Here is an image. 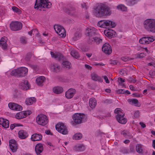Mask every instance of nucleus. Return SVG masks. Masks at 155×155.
Instances as JSON below:
<instances>
[{
    "mask_svg": "<svg viewBox=\"0 0 155 155\" xmlns=\"http://www.w3.org/2000/svg\"><path fill=\"white\" fill-rule=\"evenodd\" d=\"M94 15L97 17L100 18L111 14L110 11L107 6L104 5L98 6L94 9Z\"/></svg>",
    "mask_w": 155,
    "mask_h": 155,
    "instance_id": "obj_1",
    "label": "nucleus"
},
{
    "mask_svg": "<svg viewBox=\"0 0 155 155\" xmlns=\"http://www.w3.org/2000/svg\"><path fill=\"white\" fill-rule=\"evenodd\" d=\"M145 29L149 32L155 33V20L149 19L146 20L143 23Z\"/></svg>",
    "mask_w": 155,
    "mask_h": 155,
    "instance_id": "obj_2",
    "label": "nucleus"
},
{
    "mask_svg": "<svg viewBox=\"0 0 155 155\" xmlns=\"http://www.w3.org/2000/svg\"><path fill=\"white\" fill-rule=\"evenodd\" d=\"M51 5V3L48 0H36L34 8L41 10L42 8H49Z\"/></svg>",
    "mask_w": 155,
    "mask_h": 155,
    "instance_id": "obj_3",
    "label": "nucleus"
},
{
    "mask_svg": "<svg viewBox=\"0 0 155 155\" xmlns=\"http://www.w3.org/2000/svg\"><path fill=\"white\" fill-rule=\"evenodd\" d=\"M28 71L27 68L24 67H20L13 70L11 74L17 77H22L27 74Z\"/></svg>",
    "mask_w": 155,
    "mask_h": 155,
    "instance_id": "obj_4",
    "label": "nucleus"
},
{
    "mask_svg": "<svg viewBox=\"0 0 155 155\" xmlns=\"http://www.w3.org/2000/svg\"><path fill=\"white\" fill-rule=\"evenodd\" d=\"M114 113L117 114L116 116L118 122L121 124H125L127 122V119L124 117V114L123 110L120 108H117L115 109Z\"/></svg>",
    "mask_w": 155,
    "mask_h": 155,
    "instance_id": "obj_5",
    "label": "nucleus"
},
{
    "mask_svg": "<svg viewBox=\"0 0 155 155\" xmlns=\"http://www.w3.org/2000/svg\"><path fill=\"white\" fill-rule=\"evenodd\" d=\"M97 25L100 27L104 28H112L116 26V24L114 22L109 20H103L99 21Z\"/></svg>",
    "mask_w": 155,
    "mask_h": 155,
    "instance_id": "obj_6",
    "label": "nucleus"
},
{
    "mask_svg": "<svg viewBox=\"0 0 155 155\" xmlns=\"http://www.w3.org/2000/svg\"><path fill=\"white\" fill-rule=\"evenodd\" d=\"M72 118L75 124H79L84 121L85 119V116L84 114L76 113L73 115Z\"/></svg>",
    "mask_w": 155,
    "mask_h": 155,
    "instance_id": "obj_7",
    "label": "nucleus"
},
{
    "mask_svg": "<svg viewBox=\"0 0 155 155\" xmlns=\"http://www.w3.org/2000/svg\"><path fill=\"white\" fill-rule=\"evenodd\" d=\"M36 121L38 124L42 126L45 125L48 122L47 117L43 114L38 115L36 117Z\"/></svg>",
    "mask_w": 155,
    "mask_h": 155,
    "instance_id": "obj_8",
    "label": "nucleus"
},
{
    "mask_svg": "<svg viewBox=\"0 0 155 155\" xmlns=\"http://www.w3.org/2000/svg\"><path fill=\"white\" fill-rule=\"evenodd\" d=\"M56 129L59 132L64 135L68 134V131L66 126L63 123H59L56 125Z\"/></svg>",
    "mask_w": 155,
    "mask_h": 155,
    "instance_id": "obj_9",
    "label": "nucleus"
},
{
    "mask_svg": "<svg viewBox=\"0 0 155 155\" xmlns=\"http://www.w3.org/2000/svg\"><path fill=\"white\" fill-rule=\"evenodd\" d=\"M54 28L56 32L62 37H65L66 34L65 29L62 26L55 25L54 26Z\"/></svg>",
    "mask_w": 155,
    "mask_h": 155,
    "instance_id": "obj_10",
    "label": "nucleus"
},
{
    "mask_svg": "<svg viewBox=\"0 0 155 155\" xmlns=\"http://www.w3.org/2000/svg\"><path fill=\"white\" fill-rule=\"evenodd\" d=\"M10 27L11 30L13 31H17L21 29L22 27V24L20 22L15 21L12 22Z\"/></svg>",
    "mask_w": 155,
    "mask_h": 155,
    "instance_id": "obj_11",
    "label": "nucleus"
},
{
    "mask_svg": "<svg viewBox=\"0 0 155 155\" xmlns=\"http://www.w3.org/2000/svg\"><path fill=\"white\" fill-rule=\"evenodd\" d=\"M154 39L152 36L144 37L140 38L139 40L140 43L142 44H148L154 41Z\"/></svg>",
    "mask_w": 155,
    "mask_h": 155,
    "instance_id": "obj_12",
    "label": "nucleus"
},
{
    "mask_svg": "<svg viewBox=\"0 0 155 155\" xmlns=\"http://www.w3.org/2000/svg\"><path fill=\"white\" fill-rule=\"evenodd\" d=\"M97 30L94 28H87L85 31V33L87 36L92 37L96 34Z\"/></svg>",
    "mask_w": 155,
    "mask_h": 155,
    "instance_id": "obj_13",
    "label": "nucleus"
},
{
    "mask_svg": "<svg viewBox=\"0 0 155 155\" xmlns=\"http://www.w3.org/2000/svg\"><path fill=\"white\" fill-rule=\"evenodd\" d=\"M9 145L12 151L13 152H15L18 148L16 141L13 139L9 141Z\"/></svg>",
    "mask_w": 155,
    "mask_h": 155,
    "instance_id": "obj_14",
    "label": "nucleus"
},
{
    "mask_svg": "<svg viewBox=\"0 0 155 155\" xmlns=\"http://www.w3.org/2000/svg\"><path fill=\"white\" fill-rule=\"evenodd\" d=\"M102 51L106 54H110L112 52L110 46L107 43L104 44L102 47Z\"/></svg>",
    "mask_w": 155,
    "mask_h": 155,
    "instance_id": "obj_15",
    "label": "nucleus"
},
{
    "mask_svg": "<svg viewBox=\"0 0 155 155\" xmlns=\"http://www.w3.org/2000/svg\"><path fill=\"white\" fill-rule=\"evenodd\" d=\"M8 106L10 109L13 110L19 111L22 109V107L21 106L13 103H9Z\"/></svg>",
    "mask_w": 155,
    "mask_h": 155,
    "instance_id": "obj_16",
    "label": "nucleus"
},
{
    "mask_svg": "<svg viewBox=\"0 0 155 155\" xmlns=\"http://www.w3.org/2000/svg\"><path fill=\"white\" fill-rule=\"evenodd\" d=\"M75 93L76 90L75 89H70L66 92L65 96L68 99H71L73 97Z\"/></svg>",
    "mask_w": 155,
    "mask_h": 155,
    "instance_id": "obj_17",
    "label": "nucleus"
},
{
    "mask_svg": "<svg viewBox=\"0 0 155 155\" xmlns=\"http://www.w3.org/2000/svg\"><path fill=\"white\" fill-rule=\"evenodd\" d=\"M51 54L52 57L59 60V61L64 60L63 55L60 53H54L53 52H51Z\"/></svg>",
    "mask_w": 155,
    "mask_h": 155,
    "instance_id": "obj_18",
    "label": "nucleus"
},
{
    "mask_svg": "<svg viewBox=\"0 0 155 155\" xmlns=\"http://www.w3.org/2000/svg\"><path fill=\"white\" fill-rule=\"evenodd\" d=\"M20 88L24 90H26L30 88V86L28 81H24L21 82L19 84Z\"/></svg>",
    "mask_w": 155,
    "mask_h": 155,
    "instance_id": "obj_19",
    "label": "nucleus"
},
{
    "mask_svg": "<svg viewBox=\"0 0 155 155\" xmlns=\"http://www.w3.org/2000/svg\"><path fill=\"white\" fill-rule=\"evenodd\" d=\"M6 40V38L2 37L0 40V46L3 50H6L7 48V44Z\"/></svg>",
    "mask_w": 155,
    "mask_h": 155,
    "instance_id": "obj_20",
    "label": "nucleus"
},
{
    "mask_svg": "<svg viewBox=\"0 0 155 155\" xmlns=\"http://www.w3.org/2000/svg\"><path fill=\"white\" fill-rule=\"evenodd\" d=\"M35 151L37 155H40L43 150V147L42 144L38 143L36 145L35 147Z\"/></svg>",
    "mask_w": 155,
    "mask_h": 155,
    "instance_id": "obj_21",
    "label": "nucleus"
},
{
    "mask_svg": "<svg viewBox=\"0 0 155 155\" xmlns=\"http://www.w3.org/2000/svg\"><path fill=\"white\" fill-rule=\"evenodd\" d=\"M0 124L4 127L7 128L9 127V122L6 119L3 118H0Z\"/></svg>",
    "mask_w": 155,
    "mask_h": 155,
    "instance_id": "obj_22",
    "label": "nucleus"
},
{
    "mask_svg": "<svg viewBox=\"0 0 155 155\" xmlns=\"http://www.w3.org/2000/svg\"><path fill=\"white\" fill-rule=\"evenodd\" d=\"M45 81V78L43 76H41L37 78L36 80L37 84L39 86H42L43 85V83Z\"/></svg>",
    "mask_w": 155,
    "mask_h": 155,
    "instance_id": "obj_23",
    "label": "nucleus"
},
{
    "mask_svg": "<svg viewBox=\"0 0 155 155\" xmlns=\"http://www.w3.org/2000/svg\"><path fill=\"white\" fill-rule=\"evenodd\" d=\"M42 138V135L40 134H35L31 136V139L33 141L41 140Z\"/></svg>",
    "mask_w": 155,
    "mask_h": 155,
    "instance_id": "obj_24",
    "label": "nucleus"
},
{
    "mask_svg": "<svg viewBox=\"0 0 155 155\" xmlns=\"http://www.w3.org/2000/svg\"><path fill=\"white\" fill-rule=\"evenodd\" d=\"M97 104L96 99L93 97L90 99L89 101V104L90 107L92 109L94 108Z\"/></svg>",
    "mask_w": 155,
    "mask_h": 155,
    "instance_id": "obj_25",
    "label": "nucleus"
},
{
    "mask_svg": "<svg viewBox=\"0 0 155 155\" xmlns=\"http://www.w3.org/2000/svg\"><path fill=\"white\" fill-rule=\"evenodd\" d=\"M91 78L92 80L96 81H98L100 82H102L103 80L95 72H94L91 73Z\"/></svg>",
    "mask_w": 155,
    "mask_h": 155,
    "instance_id": "obj_26",
    "label": "nucleus"
},
{
    "mask_svg": "<svg viewBox=\"0 0 155 155\" xmlns=\"http://www.w3.org/2000/svg\"><path fill=\"white\" fill-rule=\"evenodd\" d=\"M19 137L22 139H24L28 136V134L27 132L23 130H20L18 133Z\"/></svg>",
    "mask_w": 155,
    "mask_h": 155,
    "instance_id": "obj_27",
    "label": "nucleus"
},
{
    "mask_svg": "<svg viewBox=\"0 0 155 155\" xmlns=\"http://www.w3.org/2000/svg\"><path fill=\"white\" fill-rule=\"evenodd\" d=\"M128 102L131 105H133L139 107L140 104L138 100L136 99H128Z\"/></svg>",
    "mask_w": 155,
    "mask_h": 155,
    "instance_id": "obj_28",
    "label": "nucleus"
},
{
    "mask_svg": "<svg viewBox=\"0 0 155 155\" xmlns=\"http://www.w3.org/2000/svg\"><path fill=\"white\" fill-rule=\"evenodd\" d=\"M74 149L75 151H81L85 150V146L82 144L77 145L74 147Z\"/></svg>",
    "mask_w": 155,
    "mask_h": 155,
    "instance_id": "obj_29",
    "label": "nucleus"
},
{
    "mask_svg": "<svg viewBox=\"0 0 155 155\" xmlns=\"http://www.w3.org/2000/svg\"><path fill=\"white\" fill-rule=\"evenodd\" d=\"M51 69L54 72H58L60 71V67L56 64H53L51 67Z\"/></svg>",
    "mask_w": 155,
    "mask_h": 155,
    "instance_id": "obj_30",
    "label": "nucleus"
},
{
    "mask_svg": "<svg viewBox=\"0 0 155 155\" xmlns=\"http://www.w3.org/2000/svg\"><path fill=\"white\" fill-rule=\"evenodd\" d=\"M115 32L112 30H108L104 31L105 35L107 37L111 38L115 35Z\"/></svg>",
    "mask_w": 155,
    "mask_h": 155,
    "instance_id": "obj_31",
    "label": "nucleus"
},
{
    "mask_svg": "<svg viewBox=\"0 0 155 155\" xmlns=\"http://www.w3.org/2000/svg\"><path fill=\"white\" fill-rule=\"evenodd\" d=\"M53 91L54 93L59 94L62 93L63 91V89L62 87L58 86L54 87Z\"/></svg>",
    "mask_w": 155,
    "mask_h": 155,
    "instance_id": "obj_32",
    "label": "nucleus"
},
{
    "mask_svg": "<svg viewBox=\"0 0 155 155\" xmlns=\"http://www.w3.org/2000/svg\"><path fill=\"white\" fill-rule=\"evenodd\" d=\"M36 98L34 97L27 98L26 99L25 103L27 105H31L35 101Z\"/></svg>",
    "mask_w": 155,
    "mask_h": 155,
    "instance_id": "obj_33",
    "label": "nucleus"
},
{
    "mask_svg": "<svg viewBox=\"0 0 155 155\" xmlns=\"http://www.w3.org/2000/svg\"><path fill=\"white\" fill-rule=\"evenodd\" d=\"M71 66V63L68 61H65L62 63V67L67 69H70Z\"/></svg>",
    "mask_w": 155,
    "mask_h": 155,
    "instance_id": "obj_34",
    "label": "nucleus"
},
{
    "mask_svg": "<svg viewBox=\"0 0 155 155\" xmlns=\"http://www.w3.org/2000/svg\"><path fill=\"white\" fill-rule=\"evenodd\" d=\"M117 8L119 10L123 12H126L127 11V8L124 5L120 4L117 6Z\"/></svg>",
    "mask_w": 155,
    "mask_h": 155,
    "instance_id": "obj_35",
    "label": "nucleus"
},
{
    "mask_svg": "<svg viewBox=\"0 0 155 155\" xmlns=\"http://www.w3.org/2000/svg\"><path fill=\"white\" fill-rule=\"evenodd\" d=\"M68 12L69 14L74 16H76L77 15V11L74 8H70Z\"/></svg>",
    "mask_w": 155,
    "mask_h": 155,
    "instance_id": "obj_36",
    "label": "nucleus"
},
{
    "mask_svg": "<svg viewBox=\"0 0 155 155\" xmlns=\"http://www.w3.org/2000/svg\"><path fill=\"white\" fill-rule=\"evenodd\" d=\"M15 117L17 119H21L26 117V116L24 114L23 111L18 113L16 114Z\"/></svg>",
    "mask_w": 155,
    "mask_h": 155,
    "instance_id": "obj_37",
    "label": "nucleus"
},
{
    "mask_svg": "<svg viewBox=\"0 0 155 155\" xmlns=\"http://www.w3.org/2000/svg\"><path fill=\"white\" fill-rule=\"evenodd\" d=\"M71 54L72 57L76 58L80 57V55L78 53L74 50H73L71 51Z\"/></svg>",
    "mask_w": 155,
    "mask_h": 155,
    "instance_id": "obj_38",
    "label": "nucleus"
},
{
    "mask_svg": "<svg viewBox=\"0 0 155 155\" xmlns=\"http://www.w3.org/2000/svg\"><path fill=\"white\" fill-rule=\"evenodd\" d=\"M121 134L126 138H130L132 137V136L130 135V133L128 131H123L122 132Z\"/></svg>",
    "mask_w": 155,
    "mask_h": 155,
    "instance_id": "obj_39",
    "label": "nucleus"
},
{
    "mask_svg": "<svg viewBox=\"0 0 155 155\" xmlns=\"http://www.w3.org/2000/svg\"><path fill=\"white\" fill-rule=\"evenodd\" d=\"M136 149L137 153H142L143 151L142 145L140 144H137L136 146Z\"/></svg>",
    "mask_w": 155,
    "mask_h": 155,
    "instance_id": "obj_40",
    "label": "nucleus"
},
{
    "mask_svg": "<svg viewBox=\"0 0 155 155\" xmlns=\"http://www.w3.org/2000/svg\"><path fill=\"white\" fill-rule=\"evenodd\" d=\"M82 135L80 133H77L75 134L73 137V139L79 140L82 137Z\"/></svg>",
    "mask_w": 155,
    "mask_h": 155,
    "instance_id": "obj_41",
    "label": "nucleus"
},
{
    "mask_svg": "<svg viewBox=\"0 0 155 155\" xmlns=\"http://www.w3.org/2000/svg\"><path fill=\"white\" fill-rule=\"evenodd\" d=\"M120 152L124 154H127L128 153L129 151L126 148L124 147H121L120 149Z\"/></svg>",
    "mask_w": 155,
    "mask_h": 155,
    "instance_id": "obj_42",
    "label": "nucleus"
},
{
    "mask_svg": "<svg viewBox=\"0 0 155 155\" xmlns=\"http://www.w3.org/2000/svg\"><path fill=\"white\" fill-rule=\"evenodd\" d=\"M81 36V34L79 32H76L75 33L74 36L73 38V39L74 41H76Z\"/></svg>",
    "mask_w": 155,
    "mask_h": 155,
    "instance_id": "obj_43",
    "label": "nucleus"
},
{
    "mask_svg": "<svg viewBox=\"0 0 155 155\" xmlns=\"http://www.w3.org/2000/svg\"><path fill=\"white\" fill-rule=\"evenodd\" d=\"M94 43L95 42L97 44L102 43V40L100 38L95 37L94 38Z\"/></svg>",
    "mask_w": 155,
    "mask_h": 155,
    "instance_id": "obj_44",
    "label": "nucleus"
},
{
    "mask_svg": "<svg viewBox=\"0 0 155 155\" xmlns=\"http://www.w3.org/2000/svg\"><path fill=\"white\" fill-rule=\"evenodd\" d=\"M31 57V53H28L25 55V60L26 61H29L30 60Z\"/></svg>",
    "mask_w": 155,
    "mask_h": 155,
    "instance_id": "obj_45",
    "label": "nucleus"
},
{
    "mask_svg": "<svg viewBox=\"0 0 155 155\" xmlns=\"http://www.w3.org/2000/svg\"><path fill=\"white\" fill-rule=\"evenodd\" d=\"M94 38L89 37V38L88 39L87 42L88 44H92L94 43Z\"/></svg>",
    "mask_w": 155,
    "mask_h": 155,
    "instance_id": "obj_46",
    "label": "nucleus"
},
{
    "mask_svg": "<svg viewBox=\"0 0 155 155\" xmlns=\"http://www.w3.org/2000/svg\"><path fill=\"white\" fill-rule=\"evenodd\" d=\"M118 80L119 81V83L120 85L123 86H125L124 84L123 83L125 81V79H123L119 77L118 78Z\"/></svg>",
    "mask_w": 155,
    "mask_h": 155,
    "instance_id": "obj_47",
    "label": "nucleus"
},
{
    "mask_svg": "<svg viewBox=\"0 0 155 155\" xmlns=\"http://www.w3.org/2000/svg\"><path fill=\"white\" fill-rule=\"evenodd\" d=\"M20 41L21 43L25 44L27 43V40L26 38L22 37L20 38Z\"/></svg>",
    "mask_w": 155,
    "mask_h": 155,
    "instance_id": "obj_48",
    "label": "nucleus"
},
{
    "mask_svg": "<svg viewBox=\"0 0 155 155\" xmlns=\"http://www.w3.org/2000/svg\"><path fill=\"white\" fill-rule=\"evenodd\" d=\"M12 10L15 12L18 13V14L21 13V10L15 6H13L12 7Z\"/></svg>",
    "mask_w": 155,
    "mask_h": 155,
    "instance_id": "obj_49",
    "label": "nucleus"
},
{
    "mask_svg": "<svg viewBox=\"0 0 155 155\" xmlns=\"http://www.w3.org/2000/svg\"><path fill=\"white\" fill-rule=\"evenodd\" d=\"M127 70L125 69H122L120 71V74L122 75H125L127 74Z\"/></svg>",
    "mask_w": 155,
    "mask_h": 155,
    "instance_id": "obj_50",
    "label": "nucleus"
},
{
    "mask_svg": "<svg viewBox=\"0 0 155 155\" xmlns=\"http://www.w3.org/2000/svg\"><path fill=\"white\" fill-rule=\"evenodd\" d=\"M136 0H129L128 4L130 5H133L136 4Z\"/></svg>",
    "mask_w": 155,
    "mask_h": 155,
    "instance_id": "obj_51",
    "label": "nucleus"
},
{
    "mask_svg": "<svg viewBox=\"0 0 155 155\" xmlns=\"http://www.w3.org/2000/svg\"><path fill=\"white\" fill-rule=\"evenodd\" d=\"M146 56V54L144 53H141L137 55V58H141L144 57Z\"/></svg>",
    "mask_w": 155,
    "mask_h": 155,
    "instance_id": "obj_52",
    "label": "nucleus"
},
{
    "mask_svg": "<svg viewBox=\"0 0 155 155\" xmlns=\"http://www.w3.org/2000/svg\"><path fill=\"white\" fill-rule=\"evenodd\" d=\"M23 112L24 113V114L26 116V117L28 115H30L32 113L31 110L25 111H23Z\"/></svg>",
    "mask_w": 155,
    "mask_h": 155,
    "instance_id": "obj_53",
    "label": "nucleus"
},
{
    "mask_svg": "<svg viewBox=\"0 0 155 155\" xmlns=\"http://www.w3.org/2000/svg\"><path fill=\"white\" fill-rule=\"evenodd\" d=\"M117 93L118 94H124L125 93V91L123 89H119L117 91Z\"/></svg>",
    "mask_w": 155,
    "mask_h": 155,
    "instance_id": "obj_54",
    "label": "nucleus"
},
{
    "mask_svg": "<svg viewBox=\"0 0 155 155\" xmlns=\"http://www.w3.org/2000/svg\"><path fill=\"white\" fill-rule=\"evenodd\" d=\"M140 116V112L138 111H136L134 114V117L136 118H138Z\"/></svg>",
    "mask_w": 155,
    "mask_h": 155,
    "instance_id": "obj_55",
    "label": "nucleus"
},
{
    "mask_svg": "<svg viewBox=\"0 0 155 155\" xmlns=\"http://www.w3.org/2000/svg\"><path fill=\"white\" fill-rule=\"evenodd\" d=\"M36 32H38V31L37 29H33L31 30V31H29L28 32V34L30 35L31 36L33 32L36 33Z\"/></svg>",
    "mask_w": 155,
    "mask_h": 155,
    "instance_id": "obj_56",
    "label": "nucleus"
},
{
    "mask_svg": "<svg viewBox=\"0 0 155 155\" xmlns=\"http://www.w3.org/2000/svg\"><path fill=\"white\" fill-rule=\"evenodd\" d=\"M29 66L35 70H36L38 69V66L36 65L30 64Z\"/></svg>",
    "mask_w": 155,
    "mask_h": 155,
    "instance_id": "obj_57",
    "label": "nucleus"
},
{
    "mask_svg": "<svg viewBox=\"0 0 155 155\" xmlns=\"http://www.w3.org/2000/svg\"><path fill=\"white\" fill-rule=\"evenodd\" d=\"M104 79L105 80L106 82L107 83L109 84L110 83V81L108 80V78L107 76H105L104 77Z\"/></svg>",
    "mask_w": 155,
    "mask_h": 155,
    "instance_id": "obj_58",
    "label": "nucleus"
},
{
    "mask_svg": "<svg viewBox=\"0 0 155 155\" xmlns=\"http://www.w3.org/2000/svg\"><path fill=\"white\" fill-rule=\"evenodd\" d=\"M84 66L85 68L91 70V69L92 67L90 66L89 65L85 64L84 65Z\"/></svg>",
    "mask_w": 155,
    "mask_h": 155,
    "instance_id": "obj_59",
    "label": "nucleus"
},
{
    "mask_svg": "<svg viewBox=\"0 0 155 155\" xmlns=\"http://www.w3.org/2000/svg\"><path fill=\"white\" fill-rule=\"evenodd\" d=\"M117 62H118L117 60H112L111 61L110 63L112 64H114V65H115L117 64Z\"/></svg>",
    "mask_w": 155,
    "mask_h": 155,
    "instance_id": "obj_60",
    "label": "nucleus"
},
{
    "mask_svg": "<svg viewBox=\"0 0 155 155\" xmlns=\"http://www.w3.org/2000/svg\"><path fill=\"white\" fill-rule=\"evenodd\" d=\"M121 59L124 61H127L129 60L128 58L126 57H122Z\"/></svg>",
    "mask_w": 155,
    "mask_h": 155,
    "instance_id": "obj_61",
    "label": "nucleus"
},
{
    "mask_svg": "<svg viewBox=\"0 0 155 155\" xmlns=\"http://www.w3.org/2000/svg\"><path fill=\"white\" fill-rule=\"evenodd\" d=\"M141 125V127L144 128L146 127V125L143 122H140L139 123Z\"/></svg>",
    "mask_w": 155,
    "mask_h": 155,
    "instance_id": "obj_62",
    "label": "nucleus"
},
{
    "mask_svg": "<svg viewBox=\"0 0 155 155\" xmlns=\"http://www.w3.org/2000/svg\"><path fill=\"white\" fill-rule=\"evenodd\" d=\"M5 13L3 10L2 9H0V16H2Z\"/></svg>",
    "mask_w": 155,
    "mask_h": 155,
    "instance_id": "obj_63",
    "label": "nucleus"
},
{
    "mask_svg": "<svg viewBox=\"0 0 155 155\" xmlns=\"http://www.w3.org/2000/svg\"><path fill=\"white\" fill-rule=\"evenodd\" d=\"M152 146L153 148L155 149V140H153V141Z\"/></svg>",
    "mask_w": 155,
    "mask_h": 155,
    "instance_id": "obj_64",
    "label": "nucleus"
}]
</instances>
